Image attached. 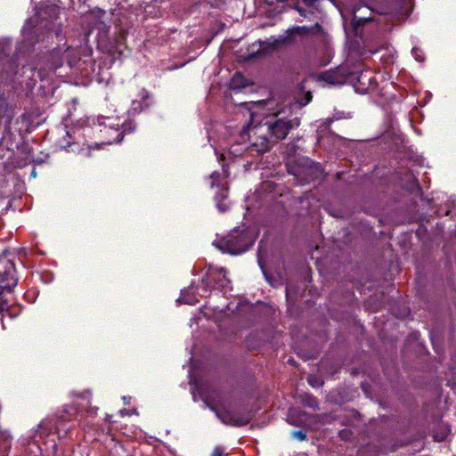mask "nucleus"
Instances as JSON below:
<instances>
[{"mask_svg": "<svg viewBox=\"0 0 456 456\" xmlns=\"http://www.w3.org/2000/svg\"><path fill=\"white\" fill-rule=\"evenodd\" d=\"M39 74L47 75L54 72L63 64L61 54L59 51H53L39 56Z\"/></svg>", "mask_w": 456, "mask_h": 456, "instance_id": "9", "label": "nucleus"}, {"mask_svg": "<svg viewBox=\"0 0 456 456\" xmlns=\"http://www.w3.org/2000/svg\"><path fill=\"white\" fill-rule=\"evenodd\" d=\"M302 402H303V404L305 406H307V407H310V408H313V409H316L318 407L317 399L314 396H313V395H305L303 397Z\"/></svg>", "mask_w": 456, "mask_h": 456, "instance_id": "18", "label": "nucleus"}, {"mask_svg": "<svg viewBox=\"0 0 456 456\" xmlns=\"http://www.w3.org/2000/svg\"><path fill=\"white\" fill-rule=\"evenodd\" d=\"M230 280L226 277V272L224 268H214L209 266L202 277L200 286L205 294L209 295L212 289H218L220 291H226L230 287ZM207 297V295H204Z\"/></svg>", "mask_w": 456, "mask_h": 456, "instance_id": "3", "label": "nucleus"}, {"mask_svg": "<svg viewBox=\"0 0 456 456\" xmlns=\"http://www.w3.org/2000/svg\"><path fill=\"white\" fill-rule=\"evenodd\" d=\"M322 26L316 23L313 27H296L289 31V34L283 39H277L272 44V49H277L284 43H291L294 41V36L296 34L304 36L314 33H320L322 31Z\"/></svg>", "mask_w": 456, "mask_h": 456, "instance_id": "11", "label": "nucleus"}, {"mask_svg": "<svg viewBox=\"0 0 456 456\" xmlns=\"http://www.w3.org/2000/svg\"><path fill=\"white\" fill-rule=\"evenodd\" d=\"M75 396L77 399L86 401V403H84L76 401L70 404L64 405L63 408L56 414V418L60 421H71L84 411L86 412L87 415H94L96 413L97 408L93 407L90 403V391H85L84 393L76 395Z\"/></svg>", "mask_w": 456, "mask_h": 456, "instance_id": "2", "label": "nucleus"}, {"mask_svg": "<svg viewBox=\"0 0 456 456\" xmlns=\"http://www.w3.org/2000/svg\"><path fill=\"white\" fill-rule=\"evenodd\" d=\"M271 138L274 143L284 140L289 132L300 126V119L295 118L289 119L287 118H275L274 120H269L265 123Z\"/></svg>", "mask_w": 456, "mask_h": 456, "instance_id": "5", "label": "nucleus"}, {"mask_svg": "<svg viewBox=\"0 0 456 456\" xmlns=\"http://www.w3.org/2000/svg\"><path fill=\"white\" fill-rule=\"evenodd\" d=\"M295 9L298 12V13H299L301 16H304V17H305V16H306V11H305V9H304L303 7L298 6V5H296V6H295Z\"/></svg>", "mask_w": 456, "mask_h": 456, "instance_id": "23", "label": "nucleus"}, {"mask_svg": "<svg viewBox=\"0 0 456 456\" xmlns=\"http://www.w3.org/2000/svg\"><path fill=\"white\" fill-rule=\"evenodd\" d=\"M354 88L360 94H373L378 90V83L370 71L361 72L354 83Z\"/></svg>", "mask_w": 456, "mask_h": 456, "instance_id": "10", "label": "nucleus"}, {"mask_svg": "<svg viewBox=\"0 0 456 456\" xmlns=\"http://www.w3.org/2000/svg\"><path fill=\"white\" fill-rule=\"evenodd\" d=\"M106 12L99 7H95L93 10L89 11L86 14V18L93 27H98L103 24V17L105 16Z\"/></svg>", "mask_w": 456, "mask_h": 456, "instance_id": "15", "label": "nucleus"}, {"mask_svg": "<svg viewBox=\"0 0 456 456\" xmlns=\"http://www.w3.org/2000/svg\"><path fill=\"white\" fill-rule=\"evenodd\" d=\"M312 100V94L311 92H306L305 94V102H300L302 105H305L307 104L310 101Z\"/></svg>", "mask_w": 456, "mask_h": 456, "instance_id": "22", "label": "nucleus"}, {"mask_svg": "<svg viewBox=\"0 0 456 456\" xmlns=\"http://www.w3.org/2000/svg\"><path fill=\"white\" fill-rule=\"evenodd\" d=\"M216 176V177H219V174H213V175H211V178L214 180Z\"/></svg>", "mask_w": 456, "mask_h": 456, "instance_id": "29", "label": "nucleus"}, {"mask_svg": "<svg viewBox=\"0 0 456 456\" xmlns=\"http://www.w3.org/2000/svg\"><path fill=\"white\" fill-rule=\"evenodd\" d=\"M211 456H224V451L221 447H216Z\"/></svg>", "mask_w": 456, "mask_h": 456, "instance_id": "21", "label": "nucleus"}, {"mask_svg": "<svg viewBox=\"0 0 456 456\" xmlns=\"http://www.w3.org/2000/svg\"><path fill=\"white\" fill-rule=\"evenodd\" d=\"M102 132H103L106 134H109V133H112L114 134L111 135V136L106 137L104 140L101 141L100 142H95V144L94 146L89 145L88 146L89 150H92V149H97V150L102 149L104 145H110V144H112L114 142H120L122 140V137H123V132L119 131V129L113 130L110 127L104 126V130H102Z\"/></svg>", "mask_w": 456, "mask_h": 456, "instance_id": "13", "label": "nucleus"}, {"mask_svg": "<svg viewBox=\"0 0 456 456\" xmlns=\"http://www.w3.org/2000/svg\"><path fill=\"white\" fill-rule=\"evenodd\" d=\"M284 1L285 0H265V4L270 5V6H273L275 4H277V3H281V2H284Z\"/></svg>", "mask_w": 456, "mask_h": 456, "instance_id": "25", "label": "nucleus"}, {"mask_svg": "<svg viewBox=\"0 0 456 456\" xmlns=\"http://www.w3.org/2000/svg\"><path fill=\"white\" fill-rule=\"evenodd\" d=\"M42 12L45 13L49 12L53 18H57L59 14V8L55 4L46 5L42 8Z\"/></svg>", "mask_w": 456, "mask_h": 456, "instance_id": "19", "label": "nucleus"}, {"mask_svg": "<svg viewBox=\"0 0 456 456\" xmlns=\"http://www.w3.org/2000/svg\"><path fill=\"white\" fill-rule=\"evenodd\" d=\"M295 436L300 439V440H305L306 438V435L305 432L303 431H297L295 433Z\"/></svg>", "mask_w": 456, "mask_h": 456, "instance_id": "24", "label": "nucleus"}, {"mask_svg": "<svg viewBox=\"0 0 456 456\" xmlns=\"http://www.w3.org/2000/svg\"><path fill=\"white\" fill-rule=\"evenodd\" d=\"M226 196H227L226 194H222L223 198H226Z\"/></svg>", "mask_w": 456, "mask_h": 456, "instance_id": "32", "label": "nucleus"}, {"mask_svg": "<svg viewBox=\"0 0 456 456\" xmlns=\"http://www.w3.org/2000/svg\"><path fill=\"white\" fill-rule=\"evenodd\" d=\"M105 420H106V421H108V422H111V421H110V416H109V415H108V416H106Z\"/></svg>", "mask_w": 456, "mask_h": 456, "instance_id": "30", "label": "nucleus"}, {"mask_svg": "<svg viewBox=\"0 0 456 456\" xmlns=\"http://www.w3.org/2000/svg\"><path fill=\"white\" fill-rule=\"evenodd\" d=\"M13 110L8 102V98L4 93H0V120L4 118L11 119L12 118Z\"/></svg>", "mask_w": 456, "mask_h": 456, "instance_id": "16", "label": "nucleus"}, {"mask_svg": "<svg viewBox=\"0 0 456 456\" xmlns=\"http://www.w3.org/2000/svg\"><path fill=\"white\" fill-rule=\"evenodd\" d=\"M334 5L338 7V4L337 3V0H330Z\"/></svg>", "mask_w": 456, "mask_h": 456, "instance_id": "27", "label": "nucleus"}, {"mask_svg": "<svg viewBox=\"0 0 456 456\" xmlns=\"http://www.w3.org/2000/svg\"><path fill=\"white\" fill-rule=\"evenodd\" d=\"M214 244L220 250L235 255L246 251L253 244V240L248 231L234 229L226 236L216 240Z\"/></svg>", "mask_w": 456, "mask_h": 456, "instance_id": "1", "label": "nucleus"}, {"mask_svg": "<svg viewBox=\"0 0 456 456\" xmlns=\"http://www.w3.org/2000/svg\"><path fill=\"white\" fill-rule=\"evenodd\" d=\"M353 70L348 63H343L334 69L323 71L319 74V80L330 85H343L353 75Z\"/></svg>", "mask_w": 456, "mask_h": 456, "instance_id": "6", "label": "nucleus"}, {"mask_svg": "<svg viewBox=\"0 0 456 456\" xmlns=\"http://www.w3.org/2000/svg\"><path fill=\"white\" fill-rule=\"evenodd\" d=\"M248 86V83L246 77L240 73L236 72L231 80V88L232 89H241L245 88Z\"/></svg>", "mask_w": 456, "mask_h": 456, "instance_id": "17", "label": "nucleus"}, {"mask_svg": "<svg viewBox=\"0 0 456 456\" xmlns=\"http://www.w3.org/2000/svg\"><path fill=\"white\" fill-rule=\"evenodd\" d=\"M218 419L224 424L242 427L248 425L251 420L249 413L231 411L225 408H212Z\"/></svg>", "mask_w": 456, "mask_h": 456, "instance_id": "8", "label": "nucleus"}, {"mask_svg": "<svg viewBox=\"0 0 456 456\" xmlns=\"http://www.w3.org/2000/svg\"><path fill=\"white\" fill-rule=\"evenodd\" d=\"M108 435L110 436L111 440H114L113 435L110 433V430L109 429Z\"/></svg>", "mask_w": 456, "mask_h": 456, "instance_id": "28", "label": "nucleus"}, {"mask_svg": "<svg viewBox=\"0 0 456 456\" xmlns=\"http://www.w3.org/2000/svg\"><path fill=\"white\" fill-rule=\"evenodd\" d=\"M309 384L313 387H320L323 384V381L320 380L316 376L310 375L307 379Z\"/></svg>", "mask_w": 456, "mask_h": 456, "instance_id": "20", "label": "nucleus"}, {"mask_svg": "<svg viewBox=\"0 0 456 456\" xmlns=\"http://www.w3.org/2000/svg\"><path fill=\"white\" fill-rule=\"evenodd\" d=\"M274 142L271 141L266 135L258 136L248 147L251 155L260 156L272 150Z\"/></svg>", "mask_w": 456, "mask_h": 456, "instance_id": "12", "label": "nucleus"}, {"mask_svg": "<svg viewBox=\"0 0 456 456\" xmlns=\"http://www.w3.org/2000/svg\"><path fill=\"white\" fill-rule=\"evenodd\" d=\"M348 433H350V431H348V430H346V429H344V430H342V431L340 432V436H341V437H345V436H346V435H347Z\"/></svg>", "mask_w": 456, "mask_h": 456, "instance_id": "26", "label": "nucleus"}, {"mask_svg": "<svg viewBox=\"0 0 456 456\" xmlns=\"http://www.w3.org/2000/svg\"><path fill=\"white\" fill-rule=\"evenodd\" d=\"M69 64L75 73L88 77L94 71L95 61L89 54L82 57L80 53H77L69 60Z\"/></svg>", "mask_w": 456, "mask_h": 456, "instance_id": "7", "label": "nucleus"}, {"mask_svg": "<svg viewBox=\"0 0 456 456\" xmlns=\"http://www.w3.org/2000/svg\"><path fill=\"white\" fill-rule=\"evenodd\" d=\"M221 159H224V154H221Z\"/></svg>", "mask_w": 456, "mask_h": 456, "instance_id": "31", "label": "nucleus"}, {"mask_svg": "<svg viewBox=\"0 0 456 456\" xmlns=\"http://www.w3.org/2000/svg\"><path fill=\"white\" fill-rule=\"evenodd\" d=\"M15 267L12 260L6 256H0V312L6 306V301L4 300L2 293L11 291L17 284L13 276Z\"/></svg>", "mask_w": 456, "mask_h": 456, "instance_id": "4", "label": "nucleus"}, {"mask_svg": "<svg viewBox=\"0 0 456 456\" xmlns=\"http://www.w3.org/2000/svg\"><path fill=\"white\" fill-rule=\"evenodd\" d=\"M372 17H358L354 8L351 20V32L354 37H362L363 27L372 20Z\"/></svg>", "mask_w": 456, "mask_h": 456, "instance_id": "14", "label": "nucleus"}]
</instances>
